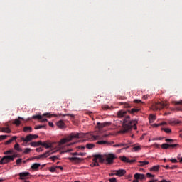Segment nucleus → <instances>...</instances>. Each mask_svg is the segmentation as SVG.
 <instances>
[{"mask_svg":"<svg viewBox=\"0 0 182 182\" xmlns=\"http://www.w3.org/2000/svg\"><path fill=\"white\" fill-rule=\"evenodd\" d=\"M137 120H130V116H127L123 121L122 128L120 130V133H128L132 129L137 130Z\"/></svg>","mask_w":182,"mask_h":182,"instance_id":"f257e3e1","label":"nucleus"},{"mask_svg":"<svg viewBox=\"0 0 182 182\" xmlns=\"http://www.w3.org/2000/svg\"><path fill=\"white\" fill-rule=\"evenodd\" d=\"M82 134L80 133H71L70 135H68L65 139H63L60 141L61 144H65V143H68V141H70L73 140V139H80L82 137Z\"/></svg>","mask_w":182,"mask_h":182,"instance_id":"f03ea898","label":"nucleus"},{"mask_svg":"<svg viewBox=\"0 0 182 182\" xmlns=\"http://www.w3.org/2000/svg\"><path fill=\"white\" fill-rule=\"evenodd\" d=\"M168 104L166 102H156L154 103L152 105V109L153 110H161L162 109H164V107H167Z\"/></svg>","mask_w":182,"mask_h":182,"instance_id":"7ed1b4c3","label":"nucleus"},{"mask_svg":"<svg viewBox=\"0 0 182 182\" xmlns=\"http://www.w3.org/2000/svg\"><path fill=\"white\" fill-rule=\"evenodd\" d=\"M39 136L36 134H28L26 137L22 136L21 138V141H24V143H28L29 141H32V140H35V139H38Z\"/></svg>","mask_w":182,"mask_h":182,"instance_id":"20e7f679","label":"nucleus"},{"mask_svg":"<svg viewBox=\"0 0 182 182\" xmlns=\"http://www.w3.org/2000/svg\"><path fill=\"white\" fill-rule=\"evenodd\" d=\"M10 161H14V158L11 157V156H4L0 160V164H6L8 163H10Z\"/></svg>","mask_w":182,"mask_h":182,"instance_id":"39448f33","label":"nucleus"},{"mask_svg":"<svg viewBox=\"0 0 182 182\" xmlns=\"http://www.w3.org/2000/svg\"><path fill=\"white\" fill-rule=\"evenodd\" d=\"M161 149H163V150H167L168 149H170V147H171V149H176V147H180V144H162L161 145Z\"/></svg>","mask_w":182,"mask_h":182,"instance_id":"423d86ee","label":"nucleus"},{"mask_svg":"<svg viewBox=\"0 0 182 182\" xmlns=\"http://www.w3.org/2000/svg\"><path fill=\"white\" fill-rule=\"evenodd\" d=\"M114 159H116V156H114V154H109L106 158V161H107V164H112L113 160H114Z\"/></svg>","mask_w":182,"mask_h":182,"instance_id":"0eeeda50","label":"nucleus"},{"mask_svg":"<svg viewBox=\"0 0 182 182\" xmlns=\"http://www.w3.org/2000/svg\"><path fill=\"white\" fill-rule=\"evenodd\" d=\"M126 174V170L124 169H119L114 171V176H118L119 177H123Z\"/></svg>","mask_w":182,"mask_h":182,"instance_id":"6e6552de","label":"nucleus"},{"mask_svg":"<svg viewBox=\"0 0 182 182\" xmlns=\"http://www.w3.org/2000/svg\"><path fill=\"white\" fill-rule=\"evenodd\" d=\"M50 155V151H46V153L41 154V155H39V156H34L33 158V160H35V159H46V157H48V156Z\"/></svg>","mask_w":182,"mask_h":182,"instance_id":"1a4fd4ad","label":"nucleus"},{"mask_svg":"<svg viewBox=\"0 0 182 182\" xmlns=\"http://www.w3.org/2000/svg\"><path fill=\"white\" fill-rule=\"evenodd\" d=\"M32 119H38V120H40L41 123H45V122H48V119L43 118V116L42 115H33L32 117Z\"/></svg>","mask_w":182,"mask_h":182,"instance_id":"9d476101","label":"nucleus"},{"mask_svg":"<svg viewBox=\"0 0 182 182\" xmlns=\"http://www.w3.org/2000/svg\"><path fill=\"white\" fill-rule=\"evenodd\" d=\"M85 136L86 139L90 141L99 140V136H95V135H92V134H86Z\"/></svg>","mask_w":182,"mask_h":182,"instance_id":"9b49d317","label":"nucleus"},{"mask_svg":"<svg viewBox=\"0 0 182 182\" xmlns=\"http://www.w3.org/2000/svg\"><path fill=\"white\" fill-rule=\"evenodd\" d=\"M29 172H21L19 173L20 180H26V178L30 176Z\"/></svg>","mask_w":182,"mask_h":182,"instance_id":"f8f14e48","label":"nucleus"},{"mask_svg":"<svg viewBox=\"0 0 182 182\" xmlns=\"http://www.w3.org/2000/svg\"><path fill=\"white\" fill-rule=\"evenodd\" d=\"M110 124H112V123L110 122H103V123L98 122L97 123V126L99 129H103V127H107V126H110Z\"/></svg>","mask_w":182,"mask_h":182,"instance_id":"ddd939ff","label":"nucleus"},{"mask_svg":"<svg viewBox=\"0 0 182 182\" xmlns=\"http://www.w3.org/2000/svg\"><path fill=\"white\" fill-rule=\"evenodd\" d=\"M93 157L95 158L97 161L99 160L100 163H105V159L103 156H102V155H94Z\"/></svg>","mask_w":182,"mask_h":182,"instance_id":"4468645a","label":"nucleus"},{"mask_svg":"<svg viewBox=\"0 0 182 182\" xmlns=\"http://www.w3.org/2000/svg\"><path fill=\"white\" fill-rule=\"evenodd\" d=\"M132 149H131V151L133 152L141 150V146H140V145H132Z\"/></svg>","mask_w":182,"mask_h":182,"instance_id":"2eb2a0df","label":"nucleus"},{"mask_svg":"<svg viewBox=\"0 0 182 182\" xmlns=\"http://www.w3.org/2000/svg\"><path fill=\"white\" fill-rule=\"evenodd\" d=\"M134 178H136V180H144V178H146V176H144V174L136 173L134 175Z\"/></svg>","mask_w":182,"mask_h":182,"instance_id":"dca6fc26","label":"nucleus"},{"mask_svg":"<svg viewBox=\"0 0 182 182\" xmlns=\"http://www.w3.org/2000/svg\"><path fill=\"white\" fill-rule=\"evenodd\" d=\"M127 145L124 146V147L118 151V153H120L121 150H127V149H130L132 147L133 143L132 141H128Z\"/></svg>","mask_w":182,"mask_h":182,"instance_id":"f3484780","label":"nucleus"},{"mask_svg":"<svg viewBox=\"0 0 182 182\" xmlns=\"http://www.w3.org/2000/svg\"><path fill=\"white\" fill-rule=\"evenodd\" d=\"M21 120H24L23 117H18V119H16L14 122H13V124H16V126H20L21 125Z\"/></svg>","mask_w":182,"mask_h":182,"instance_id":"a211bd4d","label":"nucleus"},{"mask_svg":"<svg viewBox=\"0 0 182 182\" xmlns=\"http://www.w3.org/2000/svg\"><path fill=\"white\" fill-rule=\"evenodd\" d=\"M127 114V112L124 110H120L117 112V116L118 117L122 118V117H124V116H126Z\"/></svg>","mask_w":182,"mask_h":182,"instance_id":"6ab92c4d","label":"nucleus"},{"mask_svg":"<svg viewBox=\"0 0 182 182\" xmlns=\"http://www.w3.org/2000/svg\"><path fill=\"white\" fill-rule=\"evenodd\" d=\"M57 126L60 129H65V122H63V120L61 119L57 122Z\"/></svg>","mask_w":182,"mask_h":182,"instance_id":"aec40b11","label":"nucleus"},{"mask_svg":"<svg viewBox=\"0 0 182 182\" xmlns=\"http://www.w3.org/2000/svg\"><path fill=\"white\" fill-rule=\"evenodd\" d=\"M40 146H43V147H45V149H52V144H48L46 142H41V144H40Z\"/></svg>","mask_w":182,"mask_h":182,"instance_id":"412c9836","label":"nucleus"},{"mask_svg":"<svg viewBox=\"0 0 182 182\" xmlns=\"http://www.w3.org/2000/svg\"><path fill=\"white\" fill-rule=\"evenodd\" d=\"M69 160L70 161H75L76 163H80V161H82V159L78 157H70L69 158Z\"/></svg>","mask_w":182,"mask_h":182,"instance_id":"4be33fe9","label":"nucleus"},{"mask_svg":"<svg viewBox=\"0 0 182 182\" xmlns=\"http://www.w3.org/2000/svg\"><path fill=\"white\" fill-rule=\"evenodd\" d=\"M139 109L137 108H133L132 109H129L128 112L129 113H130L131 114H136V113H139Z\"/></svg>","mask_w":182,"mask_h":182,"instance_id":"5701e85b","label":"nucleus"},{"mask_svg":"<svg viewBox=\"0 0 182 182\" xmlns=\"http://www.w3.org/2000/svg\"><path fill=\"white\" fill-rule=\"evenodd\" d=\"M41 144H42L41 141H39L38 142H31V143H30V146H31V147H38V146H41Z\"/></svg>","mask_w":182,"mask_h":182,"instance_id":"b1692460","label":"nucleus"},{"mask_svg":"<svg viewBox=\"0 0 182 182\" xmlns=\"http://www.w3.org/2000/svg\"><path fill=\"white\" fill-rule=\"evenodd\" d=\"M0 130H1L3 133H11V132L9 127H2V128H0Z\"/></svg>","mask_w":182,"mask_h":182,"instance_id":"393cba45","label":"nucleus"},{"mask_svg":"<svg viewBox=\"0 0 182 182\" xmlns=\"http://www.w3.org/2000/svg\"><path fill=\"white\" fill-rule=\"evenodd\" d=\"M41 167V164L36 163L31 166L32 170H38Z\"/></svg>","mask_w":182,"mask_h":182,"instance_id":"a878e982","label":"nucleus"},{"mask_svg":"<svg viewBox=\"0 0 182 182\" xmlns=\"http://www.w3.org/2000/svg\"><path fill=\"white\" fill-rule=\"evenodd\" d=\"M159 170H160V166L159 165L150 168V171H159Z\"/></svg>","mask_w":182,"mask_h":182,"instance_id":"bb28decb","label":"nucleus"},{"mask_svg":"<svg viewBox=\"0 0 182 182\" xmlns=\"http://www.w3.org/2000/svg\"><path fill=\"white\" fill-rule=\"evenodd\" d=\"M149 123H154V120H156V116L151 114L149 117Z\"/></svg>","mask_w":182,"mask_h":182,"instance_id":"cd10ccee","label":"nucleus"},{"mask_svg":"<svg viewBox=\"0 0 182 182\" xmlns=\"http://www.w3.org/2000/svg\"><path fill=\"white\" fill-rule=\"evenodd\" d=\"M92 160H93V163L91 164V167L99 166V162H97L95 158H94Z\"/></svg>","mask_w":182,"mask_h":182,"instance_id":"c85d7f7f","label":"nucleus"},{"mask_svg":"<svg viewBox=\"0 0 182 182\" xmlns=\"http://www.w3.org/2000/svg\"><path fill=\"white\" fill-rule=\"evenodd\" d=\"M43 116H46V117H58V115L55 114H50V113H45Z\"/></svg>","mask_w":182,"mask_h":182,"instance_id":"c756f323","label":"nucleus"},{"mask_svg":"<svg viewBox=\"0 0 182 182\" xmlns=\"http://www.w3.org/2000/svg\"><path fill=\"white\" fill-rule=\"evenodd\" d=\"M23 130V132H25L26 133H28V132L29 133H31V132H32V127H25Z\"/></svg>","mask_w":182,"mask_h":182,"instance_id":"7c9ffc66","label":"nucleus"},{"mask_svg":"<svg viewBox=\"0 0 182 182\" xmlns=\"http://www.w3.org/2000/svg\"><path fill=\"white\" fill-rule=\"evenodd\" d=\"M124 146H127V144L126 143H119L113 145V147H124Z\"/></svg>","mask_w":182,"mask_h":182,"instance_id":"2f4dec72","label":"nucleus"},{"mask_svg":"<svg viewBox=\"0 0 182 182\" xmlns=\"http://www.w3.org/2000/svg\"><path fill=\"white\" fill-rule=\"evenodd\" d=\"M14 149L16 150L17 151H22V149H21L19 147V144L16 143L15 145H14Z\"/></svg>","mask_w":182,"mask_h":182,"instance_id":"473e14b6","label":"nucleus"},{"mask_svg":"<svg viewBox=\"0 0 182 182\" xmlns=\"http://www.w3.org/2000/svg\"><path fill=\"white\" fill-rule=\"evenodd\" d=\"M139 163H140L139 166L141 167H144V166H147V164H149V161H139Z\"/></svg>","mask_w":182,"mask_h":182,"instance_id":"72a5a7b5","label":"nucleus"},{"mask_svg":"<svg viewBox=\"0 0 182 182\" xmlns=\"http://www.w3.org/2000/svg\"><path fill=\"white\" fill-rule=\"evenodd\" d=\"M122 161H124V163H129V158L126 157L125 156L121 157Z\"/></svg>","mask_w":182,"mask_h":182,"instance_id":"f704fd0d","label":"nucleus"},{"mask_svg":"<svg viewBox=\"0 0 182 182\" xmlns=\"http://www.w3.org/2000/svg\"><path fill=\"white\" fill-rule=\"evenodd\" d=\"M165 141H166V143H169L168 144H174V139H166Z\"/></svg>","mask_w":182,"mask_h":182,"instance_id":"c9c22d12","label":"nucleus"},{"mask_svg":"<svg viewBox=\"0 0 182 182\" xmlns=\"http://www.w3.org/2000/svg\"><path fill=\"white\" fill-rule=\"evenodd\" d=\"M85 147H87V149H93V147H95V144H87Z\"/></svg>","mask_w":182,"mask_h":182,"instance_id":"e433bc0d","label":"nucleus"},{"mask_svg":"<svg viewBox=\"0 0 182 182\" xmlns=\"http://www.w3.org/2000/svg\"><path fill=\"white\" fill-rule=\"evenodd\" d=\"M31 151H32V149H31V148H26V149H25L23 153H24V154H29V153H31Z\"/></svg>","mask_w":182,"mask_h":182,"instance_id":"4c0bfd02","label":"nucleus"},{"mask_svg":"<svg viewBox=\"0 0 182 182\" xmlns=\"http://www.w3.org/2000/svg\"><path fill=\"white\" fill-rule=\"evenodd\" d=\"M45 127H46L45 125H37V126L35 127V129L36 130H39V129H43Z\"/></svg>","mask_w":182,"mask_h":182,"instance_id":"58836bf2","label":"nucleus"},{"mask_svg":"<svg viewBox=\"0 0 182 182\" xmlns=\"http://www.w3.org/2000/svg\"><path fill=\"white\" fill-rule=\"evenodd\" d=\"M4 154H14V150L13 149H10L9 151H6L4 153Z\"/></svg>","mask_w":182,"mask_h":182,"instance_id":"ea45409f","label":"nucleus"},{"mask_svg":"<svg viewBox=\"0 0 182 182\" xmlns=\"http://www.w3.org/2000/svg\"><path fill=\"white\" fill-rule=\"evenodd\" d=\"M72 156H85V154L83 153H77V152H74V153H72Z\"/></svg>","mask_w":182,"mask_h":182,"instance_id":"a19ab883","label":"nucleus"},{"mask_svg":"<svg viewBox=\"0 0 182 182\" xmlns=\"http://www.w3.org/2000/svg\"><path fill=\"white\" fill-rule=\"evenodd\" d=\"M162 130H164L165 133H171L170 128H163Z\"/></svg>","mask_w":182,"mask_h":182,"instance_id":"79ce46f5","label":"nucleus"},{"mask_svg":"<svg viewBox=\"0 0 182 182\" xmlns=\"http://www.w3.org/2000/svg\"><path fill=\"white\" fill-rule=\"evenodd\" d=\"M97 144H101V145L107 144V141H99L97 142Z\"/></svg>","mask_w":182,"mask_h":182,"instance_id":"37998d69","label":"nucleus"},{"mask_svg":"<svg viewBox=\"0 0 182 182\" xmlns=\"http://www.w3.org/2000/svg\"><path fill=\"white\" fill-rule=\"evenodd\" d=\"M102 109H103V110H109L110 107H109V105H105L102 106Z\"/></svg>","mask_w":182,"mask_h":182,"instance_id":"c03bdc74","label":"nucleus"},{"mask_svg":"<svg viewBox=\"0 0 182 182\" xmlns=\"http://www.w3.org/2000/svg\"><path fill=\"white\" fill-rule=\"evenodd\" d=\"M50 160H53V161H55V160H58L59 157L58 156H53L50 157Z\"/></svg>","mask_w":182,"mask_h":182,"instance_id":"a18cd8bd","label":"nucleus"},{"mask_svg":"<svg viewBox=\"0 0 182 182\" xmlns=\"http://www.w3.org/2000/svg\"><path fill=\"white\" fill-rule=\"evenodd\" d=\"M8 137V135H1L0 136V141L1 140H5Z\"/></svg>","mask_w":182,"mask_h":182,"instance_id":"49530a36","label":"nucleus"},{"mask_svg":"<svg viewBox=\"0 0 182 182\" xmlns=\"http://www.w3.org/2000/svg\"><path fill=\"white\" fill-rule=\"evenodd\" d=\"M50 171V173H55L56 171V167H51Z\"/></svg>","mask_w":182,"mask_h":182,"instance_id":"de8ad7c7","label":"nucleus"},{"mask_svg":"<svg viewBox=\"0 0 182 182\" xmlns=\"http://www.w3.org/2000/svg\"><path fill=\"white\" fill-rule=\"evenodd\" d=\"M122 105H124V107H126V108L130 107V105H129L128 103L122 102Z\"/></svg>","mask_w":182,"mask_h":182,"instance_id":"09e8293b","label":"nucleus"},{"mask_svg":"<svg viewBox=\"0 0 182 182\" xmlns=\"http://www.w3.org/2000/svg\"><path fill=\"white\" fill-rule=\"evenodd\" d=\"M174 105H180L181 106H182V100L175 101Z\"/></svg>","mask_w":182,"mask_h":182,"instance_id":"8fccbe9b","label":"nucleus"},{"mask_svg":"<svg viewBox=\"0 0 182 182\" xmlns=\"http://www.w3.org/2000/svg\"><path fill=\"white\" fill-rule=\"evenodd\" d=\"M21 163H22V159L21 158L16 161V164H21Z\"/></svg>","mask_w":182,"mask_h":182,"instance_id":"3c124183","label":"nucleus"},{"mask_svg":"<svg viewBox=\"0 0 182 182\" xmlns=\"http://www.w3.org/2000/svg\"><path fill=\"white\" fill-rule=\"evenodd\" d=\"M60 116H70V117H75V115H73V114H60Z\"/></svg>","mask_w":182,"mask_h":182,"instance_id":"603ef678","label":"nucleus"},{"mask_svg":"<svg viewBox=\"0 0 182 182\" xmlns=\"http://www.w3.org/2000/svg\"><path fill=\"white\" fill-rule=\"evenodd\" d=\"M109 182H117V180L116 178H112L109 180Z\"/></svg>","mask_w":182,"mask_h":182,"instance_id":"864d4df0","label":"nucleus"},{"mask_svg":"<svg viewBox=\"0 0 182 182\" xmlns=\"http://www.w3.org/2000/svg\"><path fill=\"white\" fill-rule=\"evenodd\" d=\"M170 161H171V163H178V161H177L176 159H172L170 160Z\"/></svg>","mask_w":182,"mask_h":182,"instance_id":"5fc2aeb1","label":"nucleus"},{"mask_svg":"<svg viewBox=\"0 0 182 182\" xmlns=\"http://www.w3.org/2000/svg\"><path fill=\"white\" fill-rule=\"evenodd\" d=\"M146 177H149V178L154 177V175H153L150 173H146Z\"/></svg>","mask_w":182,"mask_h":182,"instance_id":"6e6d98bb","label":"nucleus"},{"mask_svg":"<svg viewBox=\"0 0 182 182\" xmlns=\"http://www.w3.org/2000/svg\"><path fill=\"white\" fill-rule=\"evenodd\" d=\"M36 151H37V153H39V152H41V151H43V149H42L40 147V148H37V149H36Z\"/></svg>","mask_w":182,"mask_h":182,"instance_id":"4d7b16f0","label":"nucleus"},{"mask_svg":"<svg viewBox=\"0 0 182 182\" xmlns=\"http://www.w3.org/2000/svg\"><path fill=\"white\" fill-rule=\"evenodd\" d=\"M11 143H12V139H9V140L6 141L5 142V144L8 145V144H11Z\"/></svg>","mask_w":182,"mask_h":182,"instance_id":"13d9d810","label":"nucleus"},{"mask_svg":"<svg viewBox=\"0 0 182 182\" xmlns=\"http://www.w3.org/2000/svg\"><path fill=\"white\" fill-rule=\"evenodd\" d=\"M128 163H130L131 164H132V163H136V159H132V160H129V159Z\"/></svg>","mask_w":182,"mask_h":182,"instance_id":"bf43d9fd","label":"nucleus"},{"mask_svg":"<svg viewBox=\"0 0 182 182\" xmlns=\"http://www.w3.org/2000/svg\"><path fill=\"white\" fill-rule=\"evenodd\" d=\"M16 139H18V137L16 136H12V138L10 140L13 141L14 140H16Z\"/></svg>","mask_w":182,"mask_h":182,"instance_id":"052dcab7","label":"nucleus"},{"mask_svg":"<svg viewBox=\"0 0 182 182\" xmlns=\"http://www.w3.org/2000/svg\"><path fill=\"white\" fill-rule=\"evenodd\" d=\"M11 157L13 158V161H14V160H15V159H16V157H18V155L14 154L11 156Z\"/></svg>","mask_w":182,"mask_h":182,"instance_id":"680f3d73","label":"nucleus"},{"mask_svg":"<svg viewBox=\"0 0 182 182\" xmlns=\"http://www.w3.org/2000/svg\"><path fill=\"white\" fill-rule=\"evenodd\" d=\"M175 168H177V166L174 165L172 167H170L171 170H174Z\"/></svg>","mask_w":182,"mask_h":182,"instance_id":"e2e57ef3","label":"nucleus"},{"mask_svg":"<svg viewBox=\"0 0 182 182\" xmlns=\"http://www.w3.org/2000/svg\"><path fill=\"white\" fill-rule=\"evenodd\" d=\"M134 102L135 103H141V100H135Z\"/></svg>","mask_w":182,"mask_h":182,"instance_id":"0e129e2a","label":"nucleus"},{"mask_svg":"<svg viewBox=\"0 0 182 182\" xmlns=\"http://www.w3.org/2000/svg\"><path fill=\"white\" fill-rule=\"evenodd\" d=\"M162 167H164V168L168 169L170 168V166L166 165V166H162Z\"/></svg>","mask_w":182,"mask_h":182,"instance_id":"69168bd1","label":"nucleus"},{"mask_svg":"<svg viewBox=\"0 0 182 182\" xmlns=\"http://www.w3.org/2000/svg\"><path fill=\"white\" fill-rule=\"evenodd\" d=\"M79 149H80L81 150H84L85 149V146H79Z\"/></svg>","mask_w":182,"mask_h":182,"instance_id":"338daca9","label":"nucleus"},{"mask_svg":"<svg viewBox=\"0 0 182 182\" xmlns=\"http://www.w3.org/2000/svg\"><path fill=\"white\" fill-rule=\"evenodd\" d=\"M159 182H170V181H166L165 179H163L162 181H159Z\"/></svg>","mask_w":182,"mask_h":182,"instance_id":"774afa93","label":"nucleus"}]
</instances>
